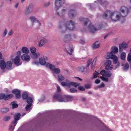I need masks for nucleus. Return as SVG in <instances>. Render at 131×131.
<instances>
[{
	"mask_svg": "<svg viewBox=\"0 0 131 131\" xmlns=\"http://www.w3.org/2000/svg\"><path fill=\"white\" fill-rule=\"evenodd\" d=\"M7 33V30L6 29H5L4 30V36L5 37Z\"/></svg>",
	"mask_w": 131,
	"mask_h": 131,
	"instance_id": "052dcab7",
	"label": "nucleus"
},
{
	"mask_svg": "<svg viewBox=\"0 0 131 131\" xmlns=\"http://www.w3.org/2000/svg\"><path fill=\"white\" fill-rule=\"evenodd\" d=\"M97 1L98 3L101 4L102 5H103L104 4L107 3L106 2H105L103 3L102 2V0H97Z\"/></svg>",
	"mask_w": 131,
	"mask_h": 131,
	"instance_id": "864d4df0",
	"label": "nucleus"
},
{
	"mask_svg": "<svg viewBox=\"0 0 131 131\" xmlns=\"http://www.w3.org/2000/svg\"><path fill=\"white\" fill-rule=\"evenodd\" d=\"M78 69L79 71L83 72L85 71V70H86V69L82 66L79 67Z\"/></svg>",
	"mask_w": 131,
	"mask_h": 131,
	"instance_id": "a19ab883",
	"label": "nucleus"
},
{
	"mask_svg": "<svg viewBox=\"0 0 131 131\" xmlns=\"http://www.w3.org/2000/svg\"><path fill=\"white\" fill-rule=\"evenodd\" d=\"M122 66H123V69L124 71L127 70L129 68V65L128 63H126L125 64H122Z\"/></svg>",
	"mask_w": 131,
	"mask_h": 131,
	"instance_id": "4be33fe9",
	"label": "nucleus"
},
{
	"mask_svg": "<svg viewBox=\"0 0 131 131\" xmlns=\"http://www.w3.org/2000/svg\"><path fill=\"white\" fill-rule=\"evenodd\" d=\"M33 11V5L32 4L30 3L26 7L24 13L26 15H27L32 13Z\"/></svg>",
	"mask_w": 131,
	"mask_h": 131,
	"instance_id": "0eeeda50",
	"label": "nucleus"
},
{
	"mask_svg": "<svg viewBox=\"0 0 131 131\" xmlns=\"http://www.w3.org/2000/svg\"><path fill=\"white\" fill-rule=\"evenodd\" d=\"M30 50L32 53H35L36 51V49L34 47H32L30 48Z\"/></svg>",
	"mask_w": 131,
	"mask_h": 131,
	"instance_id": "09e8293b",
	"label": "nucleus"
},
{
	"mask_svg": "<svg viewBox=\"0 0 131 131\" xmlns=\"http://www.w3.org/2000/svg\"><path fill=\"white\" fill-rule=\"evenodd\" d=\"M80 43L82 44H84L85 43L84 40L83 39H82L80 41Z\"/></svg>",
	"mask_w": 131,
	"mask_h": 131,
	"instance_id": "0e129e2a",
	"label": "nucleus"
},
{
	"mask_svg": "<svg viewBox=\"0 0 131 131\" xmlns=\"http://www.w3.org/2000/svg\"><path fill=\"white\" fill-rule=\"evenodd\" d=\"M32 22H39V21L37 19L35 16H31L29 18Z\"/></svg>",
	"mask_w": 131,
	"mask_h": 131,
	"instance_id": "c756f323",
	"label": "nucleus"
},
{
	"mask_svg": "<svg viewBox=\"0 0 131 131\" xmlns=\"http://www.w3.org/2000/svg\"><path fill=\"white\" fill-rule=\"evenodd\" d=\"M10 117L9 116H6L3 118V120L4 121H9L10 118Z\"/></svg>",
	"mask_w": 131,
	"mask_h": 131,
	"instance_id": "3c124183",
	"label": "nucleus"
},
{
	"mask_svg": "<svg viewBox=\"0 0 131 131\" xmlns=\"http://www.w3.org/2000/svg\"><path fill=\"white\" fill-rule=\"evenodd\" d=\"M46 66L47 67H49L50 69L53 71L56 68L55 67L54 65L50 64L49 63L46 64Z\"/></svg>",
	"mask_w": 131,
	"mask_h": 131,
	"instance_id": "b1692460",
	"label": "nucleus"
},
{
	"mask_svg": "<svg viewBox=\"0 0 131 131\" xmlns=\"http://www.w3.org/2000/svg\"><path fill=\"white\" fill-rule=\"evenodd\" d=\"M73 98L72 96L69 95H62L59 94H57L53 96L54 99L61 102L71 101Z\"/></svg>",
	"mask_w": 131,
	"mask_h": 131,
	"instance_id": "f03ea898",
	"label": "nucleus"
},
{
	"mask_svg": "<svg viewBox=\"0 0 131 131\" xmlns=\"http://www.w3.org/2000/svg\"><path fill=\"white\" fill-rule=\"evenodd\" d=\"M99 74V73L97 71H95V73H93V77L92 78V79H94L96 78L97 77V75Z\"/></svg>",
	"mask_w": 131,
	"mask_h": 131,
	"instance_id": "c03bdc74",
	"label": "nucleus"
},
{
	"mask_svg": "<svg viewBox=\"0 0 131 131\" xmlns=\"http://www.w3.org/2000/svg\"><path fill=\"white\" fill-rule=\"evenodd\" d=\"M14 63L15 65H17V66L19 65L18 64L20 61V57L19 56H17L14 59Z\"/></svg>",
	"mask_w": 131,
	"mask_h": 131,
	"instance_id": "a211bd4d",
	"label": "nucleus"
},
{
	"mask_svg": "<svg viewBox=\"0 0 131 131\" xmlns=\"http://www.w3.org/2000/svg\"><path fill=\"white\" fill-rule=\"evenodd\" d=\"M100 43H99V41H97L92 45V48L93 49L98 48L100 47Z\"/></svg>",
	"mask_w": 131,
	"mask_h": 131,
	"instance_id": "6ab92c4d",
	"label": "nucleus"
},
{
	"mask_svg": "<svg viewBox=\"0 0 131 131\" xmlns=\"http://www.w3.org/2000/svg\"><path fill=\"white\" fill-rule=\"evenodd\" d=\"M92 59H89L88 62H87V64L86 65V67H88L91 64V62H92Z\"/></svg>",
	"mask_w": 131,
	"mask_h": 131,
	"instance_id": "603ef678",
	"label": "nucleus"
},
{
	"mask_svg": "<svg viewBox=\"0 0 131 131\" xmlns=\"http://www.w3.org/2000/svg\"><path fill=\"white\" fill-rule=\"evenodd\" d=\"M13 33L12 30H11L8 33V35L9 36H11Z\"/></svg>",
	"mask_w": 131,
	"mask_h": 131,
	"instance_id": "e2e57ef3",
	"label": "nucleus"
},
{
	"mask_svg": "<svg viewBox=\"0 0 131 131\" xmlns=\"http://www.w3.org/2000/svg\"><path fill=\"white\" fill-rule=\"evenodd\" d=\"M50 4V2H49L45 3L44 4V6L47 7H48Z\"/></svg>",
	"mask_w": 131,
	"mask_h": 131,
	"instance_id": "4d7b16f0",
	"label": "nucleus"
},
{
	"mask_svg": "<svg viewBox=\"0 0 131 131\" xmlns=\"http://www.w3.org/2000/svg\"><path fill=\"white\" fill-rule=\"evenodd\" d=\"M13 96V95L12 94H9L6 96L5 95L4 100L5 101L9 99L12 98Z\"/></svg>",
	"mask_w": 131,
	"mask_h": 131,
	"instance_id": "c85d7f7f",
	"label": "nucleus"
},
{
	"mask_svg": "<svg viewBox=\"0 0 131 131\" xmlns=\"http://www.w3.org/2000/svg\"><path fill=\"white\" fill-rule=\"evenodd\" d=\"M5 94L4 93H2L0 94V99L3 100L5 99Z\"/></svg>",
	"mask_w": 131,
	"mask_h": 131,
	"instance_id": "49530a36",
	"label": "nucleus"
},
{
	"mask_svg": "<svg viewBox=\"0 0 131 131\" xmlns=\"http://www.w3.org/2000/svg\"><path fill=\"white\" fill-rule=\"evenodd\" d=\"M12 93L15 95V97L16 99H19L21 97L20 91L17 89H14L12 91Z\"/></svg>",
	"mask_w": 131,
	"mask_h": 131,
	"instance_id": "9b49d317",
	"label": "nucleus"
},
{
	"mask_svg": "<svg viewBox=\"0 0 131 131\" xmlns=\"http://www.w3.org/2000/svg\"><path fill=\"white\" fill-rule=\"evenodd\" d=\"M32 57L34 59H36L38 57V55L37 53L35 52L33 53L31 55Z\"/></svg>",
	"mask_w": 131,
	"mask_h": 131,
	"instance_id": "de8ad7c7",
	"label": "nucleus"
},
{
	"mask_svg": "<svg viewBox=\"0 0 131 131\" xmlns=\"http://www.w3.org/2000/svg\"><path fill=\"white\" fill-rule=\"evenodd\" d=\"M84 86L86 89H89L91 88V85L90 84H86Z\"/></svg>",
	"mask_w": 131,
	"mask_h": 131,
	"instance_id": "5fc2aeb1",
	"label": "nucleus"
},
{
	"mask_svg": "<svg viewBox=\"0 0 131 131\" xmlns=\"http://www.w3.org/2000/svg\"><path fill=\"white\" fill-rule=\"evenodd\" d=\"M11 104L12 108H16L18 106V105L17 104L14 103L13 102L11 103Z\"/></svg>",
	"mask_w": 131,
	"mask_h": 131,
	"instance_id": "37998d69",
	"label": "nucleus"
},
{
	"mask_svg": "<svg viewBox=\"0 0 131 131\" xmlns=\"http://www.w3.org/2000/svg\"><path fill=\"white\" fill-rule=\"evenodd\" d=\"M100 82V81L98 79H96L95 81V82L96 84H98Z\"/></svg>",
	"mask_w": 131,
	"mask_h": 131,
	"instance_id": "680f3d73",
	"label": "nucleus"
},
{
	"mask_svg": "<svg viewBox=\"0 0 131 131\" xmlns=\"http://www.w3.org/2000/svg\"><path fill=\"white\" fill-rule=\"evenodd\" d=\"M66 51L70 55H71L73 51V50L72 47H69V48L66 49Z\"/></svg>",
	"mask_w": 131,
	"mask_h": 131,
	"instance_id": "473e14b6",
	"label": "nucleus"
},
{
	"mask_svg": "<svg viewBox=\"0 0 131 131\" xmlns=\"http://www.w3.org/2000/svg\"><path fill=\"white\" fill-rule=\"evenodd\" d=\"M12 66V63L10 61H8L7 62L6 64V67L8 70L10 69Z\"/></svg>",
	"mask_w": 131,
	"mask_h": 131,
	"instance_id": "a878e982",
	"label": "nucleus"
},
{
	"mask_svg": "<svg viewBox=\"0 0 131 131\" xmlns=\"http://www.w3.org/2000/svg\"><path fill=\"white\" fill-rule=\"evenodd\" d=\"M45 95H42L40 99L38 100V101L39 102H42L45 100Z\"/></svg>",
	"mask_w": 131,
	"mask_h": 131,
	"instance_id": "e433bc0d",
	"label": "nucleus"
},
{
	"mask_svg": "<svg viewBox=\"0 0 131 131\" xmlns=\"http://www.w3.org/2000/svg\"><path fill=\"white\" fill-rule=\"evenodd\" d=\"M105 85V84L103 83H102L100 85L95 87L94 88V89L95 90H97L98 88H101L104 87Z\"/></svg>",
	"mask_w": 131,
	"mask_h": 131,
	"instance_id": "4c0bfd02",
	"label": "nucleus"
},
{
	"mask_svg": "<svg viewBox=\"0 0 131 131\" xmlns=\"http://www.w3.org/2000/svg\"><path fill=\"white\" fill-rule=\"evenodd\" d=\"M32 64H36L38 65V64L39 63L37 61L34 60L32 62Z\"/></svg>",
	"mask_w": 131,
	"mask_h": 131,
	"instance_id": "13d9d810",
	"label": "nucleus"
},
{
	"mask_svg": "<svg viewBox=\"0 0 131 131\" xmlns=\"http://www.w3.org/2000/svg\"><path fill=\"white\" fill-rule=\"evenodd\" d=\"M58 81H60L63 80L64 79V77L62 75L59 74L58 75Z\"/></svg>",
	"mask_w": 131,
	"mask_h": 131,
	"instance_id": "c9c22d12",
	"label": "nucleus"
},
{
	"mask_svg": "<svg viewBox=\"0 0 131 131\" xmlns=\"http://www.w3.org/2000/svg\"><path fill=\"white\" fill-rule=\"evenodd\" d=\"M119 51L121 52L123 51L122 49H125L127 48V44L124 42H123L122 44L119 45Z\"/></svg>",
	"mask_w": 131,
	"mask_h": 131,
	"instance_id": "dca6fc26",
	"label": "nucleus"
},
{
	"mask_svg": "<svg viewBox=\"0 0 131 131\" xmlns=\"http://www.w3.org/2000/svg\"><path fill=\"white\" fill-rule=\"evenodd\" d=\"M57 92H60L61 91V89L59 86L58 85H57Z\"/></svg>",
	"mask_w": 131,
	"mask_h": 131,
	"instance_id": "bf43d9fd",
	"label": "nucleus"
},
{
	"mask_svg": "<svg viewBox=\"0 0 131 131\" xmlns=\"http://www.w3.org/2000/svg\"><path fill=\"white\" fill-rule=\"evenodd\" d=\"M47 42V40L45 38H43L41 39L39 43V46H42L44 45Z\"/></svg>",
	"mask_w": 131,
	"mask_h": 131,
	"instance_id": "5701e85b",
	"label": "nucleus"
},
{
	"mask_svg": "<svg viewBox=\"0 0 131 131\" xmlns=\"http://www.w3.org/2000/svg\"><path fill=\"white\" fill-rule=\"evenodd\" d=\"M58 29L59 31L61 33L65 32L68 29L66 26L65 23H61L58 27Z\"/></svg>",
	"mask_w": 131,
	"mask_h": 131,
	"instance_id": "423d86ee",
	"label": "nucleus"
},
{
	"mask_svg": "<svg viewBox=\"0 0 131 131\" xmlns=\"http://www.w3.org/2000/svg\"><path fill=\"white\" fill-rule=\"evenodd\" d=\"M68 15L70 18H73L77 15L76 11L75 10L71 9L69 12Z\"/></svg>",
	"mask_w": 131,
	"mask_h": 131,
	"instance_id": "ddd939ff",
	"label": "nucleus"
},
{
	"mask_svg": "<svg viewBox=\"0 0 131 131\" xmlns=\"http://www.w3.org/2000/svg\"><path fill=\"white\" fill-rule=\"evenodd\" d=\"M21 97L23 100H26V102H27L28 101H30V99L32 100V98L29 96L28 93L26 91H24L22 93Z\"/></svg>",
	"mask_w": 131,
	"mask_h": 131,
	"instance_id": "6e6552de",
	"label": "nucleus"
},
{
	"mask_svg": "<svg viewBox=\"0 0 131 131\" xmlns=\"http://www.w3.org/2000/svg\"><path fill=\"white\" fill-rule=\"evenodd\" d=\"M17 54L18 55L17 56H19L20 57V56L21 54V51H18L17 53Z\"/></svg>",
	"mask_w": 131,
	"mask_h": 131,
	"instance_id": "338daca9",
	"label": "nucleus"
},
{
	"mask_svg": "<svg viewBox=\"0 0 131 131\" xmlns=\"http://www.w3.org/2000/svg\"><path fill=\"white\" fill-rule=\"evenodd\" d=\"M18 120H16L15 119H14V120L12 122V123L13 124H15L16 122Z\"/></svg>",
	"mask_w": 131,
	"mask_h": 131,
	"instance_id": "774afa93",
	"label": "nucleus"
},
{
	"mask_svg": "<svg viewBox=\"0 0 131 131\" xmlns=\"http://www.w3.org/2000/svg\"><path fill=\"white\" fill-rule=\"evenodd\" d=\"M30 101H28L27 102H26L28 104L26 105L25 107L26 110L27 111L30 110L31 108L30 107L32 105L31 104L33 102V100L30 99Z\"/></svg>",
	"mask_w": 131,
	"mask_h": 131,
	"instance_id": "f3484780",
	"label": "nucleus"
},
{
	"mask_svg": "<svg viewBox=\"0 0 131 131\" xmlns=\"http://www.w3.org/2000/svg\"><path fill=\"white\" fill-rule=\"evenodd\" d=\"M126 56V53L124 52H122L121 54V59L123 60H125Z\"/></svg>",
	"mask_w": 131,
	"mask_h": 131,
	"instance_id": "f704fd0d",
	"label": "nucleus"
},
{
	"mask_svg": "<svg viewBox=\"0 0 131 131\" xmlns=\"http://www.w3.org/2000/svg\"><path fill=\"white\" fill-rule=\"evenodd\" d=\"M113 52L112 51L110 52H108L107 54V58L112 59L113 58L115 55L113 54Z\"/></svg>",
	"mask_w": 131,
	"mask_h": 131,
	"instance_id": "412c9836",
	"label": "nucleus"
},
{
	"mask_svg": "<svg viewBox=\"0 0 131 131\" xmlns=\"http://www.w3.org/2000/svg\"><path fill=\"white\" fill-rule=\"evenodd\" d=\"M21 51L25 54H27L29 53V50L26 47H23L21 49Z\"/></svg>",
	"mask_w": 131,
	"mask_h": 131,
	"instance_id": "bb28decb",
	"label": "nucleus"
},
{
	"mask_svg": "<svg viewBox=\"0 0 131 131\" xmlns=\"http://www.w3.org/2000/svg\"><path fill=\"white\" fill-rule=\"evenodd\" d=\"M67 29L70 30H72L74 28L75 25L74 23L71 20H70L65 23Z\"/></svg>",
	"mask_w": 131,
	"mask_h": 131,
	"instance_id": "1a4fd4ad",
	"label": "nucleus"
},
{
	"mask_svg": "<svg viewBox=\"0 0 131 131\" xmlns=\"http://www.w3.org/2000/svg\"><path fill=\"white\" fill-rule=\"evenodd\" d=\"M80 20L81 21H84V24L85 26H88V28L89 31L92 32H94L98 30L94 26L91 25V23L89 20L87 18L80 17Z\"/></svg>",
	"mask_w": 131,
	"mask_h": 131,
	"instance_id": "7ed1b4c3",
	"label": "nucleus"
},
{
	"mask_svg": "<svg viewBox=\"0 0 131 131\" xmlns=\"http://www.w3.org/2000/svg\"><path fill=\"white\" fill-rule=\"evenodd\" d=\"M78 89L81 91H83L85 90V89L84 87L82 86H80L78 87Z\"/></svg>",
	"mask_w": 131,
	"mask_h": 131,
	"instance_id": "6e6d98bb",
	"label": "nucleus"
},
{
	"mask_svg": "<svg viewBox=\"0 0 131 131\" xmlns=\"http://www.w3.org/2000/svg\"><path fill=\"white\" fill-rule=\"evenodd\" d=\"M60 72V70L59 68H55L54 70L53 71V72L57 74L59 73Z\"/></svg>",
	"mask_w": 131,
	"mask_h": 131,
	"instance_id": "79ce46f5",
	"label": "nucleus"
},
{
	"mask_svg": "<svg viewBox=\"0 0 131 131\" xmlns=\"http://www.w3.org/2000/svg\"><path fill=\"white\" fill-rule=\"evenodd\" d=\"M111 65H106L105 69L106 70H110L112 69L113 67L110 66Z\"/></svg>",
	"mask_w": 131,
	"mask_h": 131,
	"instance_id": "58836bf2",
	"label": "nucleus"
},
{
	"mask_svg": "<svg viewBox=\"0 0 131 131\" xmlns=\"http://www.w3.org/2000/svg\"><path fill=\"white\" fill-rule=\"evenodd\" d=\"M1 111L3 113H7L9 111V108H3L1 110Z\"/></svg>",
	"mask_w": 131,
	"mask_h": 131,
	"instance_id": "2f4dec72",
	"label": "nucleus"
},
{
	"mask_svg": "<svg viewBox=\"0 0 131 131\" xmlns=\"http://www.w3.org/2000/svg\"><path fill=\"white\" fill-rule=\"evenodd\" d=\"M6 64L4 60H1L0 62V67L1 68L3 69H4L6 67Z\"/></svg>",
	"mask_w": 131,
	"mask_h": 131,
	"instance_id": "aec40b11",
	"label": "nucleus"
},
{
	"mask_svg": "<svg viewBox=\"0 0 131 131\" xmlns=\"http://www.w3.org/2000/svg\"><path fill=\"white\" fill-rule=\"evenodd\" d=\"M71 39V35L70 34L65 35L63 38V40L65 42H67Z\"/></svg>",
	"mask_w": 131,
	"mask_h": 131,
	"instance_id": "4468645a",
	"label": "nucleus"
},
{
	"mask_svg": "<svg viewBox=\"0 0 131 131\" xmlns=\"http://www.w3.org/2000/svg\"><path fill=\"white\" fill-rule=\"evenodd\" d=\"M61 84L63 86H67L69 88H70L71 86H73L74 87L76 88L80 85V84L79 83L72 82H69L68 83L62 82L61 83Z\"/></svg>",
	"mask_w": 131,
	"mask_h": 131,
	"instance_id": "39448f33",
	"label": "nucleus"
},
{
	"mask_svg": "<svg viewBox=\"0 0 131 131\" xmlns=\"http://www.w3.org/2000/svg\"><path fill=\"white\" fill-rule=\"evenodd\" d=\"M112 59H113V63L116 64L117 62L118 58L116 55Z\"/></svg>",
	"mask_w": 131,
	"mask_h": 131,
	"instance_id": "ea45409f",
	"label": "nucleus"
},
{
	"mask_svg": "<svg viewBox=\"0 0 131 131\" xmlns=\"http://www.w3.org/2000/svg\"><path fill=\"white\" fill-rule=\"evenodd\" d=\"M104 64L106 65H111L112 64V61L110 60L106 59L105 61Z\"/></svg>",
	"mask_w": 131,
	"mask_h": 131,
	"instance_id": "72a5a7b5",
	"label": "nucleus"
},
{
	"mask_svg": "<svg viewBox=\"0 0 131 131\" xmlns=\"http://www.w3.org/2000/svg\"><path fill=\"white\" fill-rule=\"evenodd\" d=\"M95 63H92L91 65V68L92 69H93L95 66Z\"/></svg>",
	"mask_w": 131,
	"mask_h": 131,
	"instance_id": "69168bd1",
	"label": "nucleus"
},
{
	"mask_svg": "<svg viewBox=\"0 0 131 131\" xmlns=\"http://www.w3.org/2000/svg\"><path fill=\"white\" fill-rule=\"evenodd\" d=\"M108 15H110V17L113 21H116L118 20L120 18L119 15L116 12L111 13L110 10H107L104 12L103 15V18H106Z\"/></svg>",
	"mask_w": 131,
	"mask_h": 131,
	"instance_id": "20e7f679",
	"label": "nucleus"
},
{
	"mask_svg": "<svg viewBox=\"0 0 131 131\" xmlns=\"http://www.w3.org/2000/svg\"><path fill=\"white\" fill-rule=\"evenodd\" d=\"M112 52L113 53L116 54L118 52V48L115 46L111 48Z\"/></svg>",
	"mask_w": 131,
	"mask_h": 131,
	"instance_id": "cd10ccee",
	"label": "nucleus"
},
{
	"mask_svg": "<svg viewBox=\"0 0 131 131\" xmlns=\"http://www.w3.org/2000/svg\"><path fill=\"white\" fill-rule=\"evenodd\" d=\"M45 59H46V58H40L39 60V63L42 65H45L46 63Z\"/></svg>",
	"mask_w": 131,
	"mask_h": 131,
	"instance_id": "393cba45",
	"label": "nucleus"
},
{
	"mask_svg": "<svg viewBox=\"0 0 131 131\" xmlns=\"http://www.w3.org/2000/svg\"><path fill=\"white\" fill-rule=\"evenodd\" d=\"M70 91L71 93H74L77 91V90L74 88H70Z\"/></svg>",
	"mask_w": 131,
	"mask_h": 131,
	"instance_id": "a18cd8bd",
	"label": "nucleus"
},
{
	"mask_svg": "<svg viewBox=\"0 0 131 131\" xmlns=\"http://www.w3.org/2000/svg\"><path fill=\"white\" fill-rule=\"evenodd\" d=\"M21 58L22 60L28 62L30 60V57L28 54H24L21 56Z\"/></svg>",
	"mask_w": 131,
	"mask_h": 131,
	"instance_id": "2eb2a0df",
	"label": "nucleus"
},
{
	"mask_svg": "<svg viewBox=\"0 0 131 131\" xmlns=\"http://www.w3.org/2000/svg\"><path fill=\"white\" fill-rule=\"evenodd\" d=\"M100 78L104 81L105 82H108V79L107 78H105L103 76L100 77Z\"/></svg>",
	"mask_w": 131,
	"mask_h": 131,
	"instance_id": "8fccbe9b",
	"label": "nucleus"
},
{
	"mask_svg": "<svg viewBox=\"0 0 131 131\" xmlns=\"http://www.w3.org/2000/svg\"><path fill=\"white\" fill-rule=\"evenodd\" d=\"M120 10L122 12L121 15L122 16L125 17L128 14V10L126 7H122Z\"/></svg>",
	"mask_w": 131,
	"mask_h": 131,
	"instance_id": "9d476101",
	"label": "nucleus"
},
{
	"mask_svg": "<svg viewBox=\"0 0 131 131\" xmlns=\"http://www.w3.org/2000/svg\"><path fill=\"white\" fill-rule=\"evenodd\" d=\"M101 75H104L107 77H110L112 74V72L110 71H106L105 70L101 71L100 72Z\"/></svg>",
	"mask_w": 131,
	"mask_h": 131,
	"instance_id": "f8f14e48",
	"label": "nucleus"
},
{
	"mask_svg": "<svg viewBox=\"0 0 131 131\" xmlns=\"http://www.w3.org/2000/svg\"><path fill=\"white\" fill-rule=\"evenodd\" d=\"M21 115V114L20 113H18L14 115V119H15L16 120H18L20 119V117Z\"/></svg>",
	"mask_w": 131,
	"mask_h": 131,
	"instance_id": "7c9ffc66",
	"label": "nucleus"
},
{
	"mask_svg": "<svg viewBox=\"0 0 131 131\" xmlns=\"http://www.w3.org/2000/svg\"><path fill=\"white\" fill-rule=\"evenodd\" d=\"M64 2V0H56L55 1V6L58 9L57 10V15L61 16L65 14L66 12V9L59 8Z\"/></svg>",
	"mask_w": 131,
	"mask_h": 131,
	"instance_id": "f257e3e1",
	"label": "nucleus"
}]
</instances>
